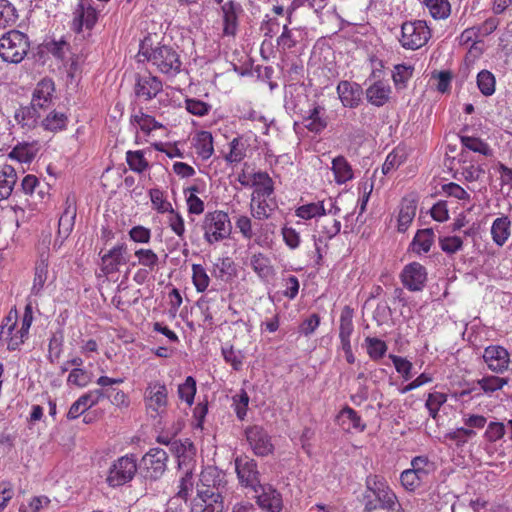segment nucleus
Returning <instances> with one entry per match:
<instances>
[{
    "label": "nucleus",
    "mask_w": 512,
    "mask_h": 512,
    "mask_svg": "<svg viewBox=\"0 0 512 512\" xmlns=\"http://www.w3.org/2000/svg\"><path fill=\"white\" fill-rule=\"evenodd\" d=\"M137 57L139 62H148L168 76H175L181 71L182 61L177 49L165 44L154 46L151 35L145 36L140 42Z\"/></svg>",
    "instance_id": "1"
},
{
    "label": "nucleus",
    "mask_w": 512,
    "mask_h": 512,
    "mask_svg": "<svg viewBox=\"0 0 512 512\" xmlns=\"http://www.w3.org/2000/svg\"><path fill=\"white\" fill-rule=\"evenodd\" d=\"M33 322V307L29 302L25 306L20 324H18L17 310L11 309L0 325V342L6 345L9 351L18 350L28 339L29 330Z\"/></svg>",
    "instance_id": "2"
},
{
    "label": "nucleus",
    "mask_w": 512,
    "mask_h": 512,
    "mask_svg": "<svg viewBox=\"0 0 512 512\" xmlns=\"http://www.w3.org/2000/svg\"><path fill=\"white\" fill-rule=\"evenodd\" d=\"M143 404L146 414L151 418L155 419L166 413L169 404V392L163 380L154 379L146 383L143 391Z\"/></svg>",
    "instance_id": "3"
},
{
    "label": "nucleus",
    "mask_w": 512,
    "mask_h": 512,
    "mask_svg": "<svg viewBox=\"0 0 512 512\" xmlns=\"http://www.w3.org/2000/svg\"><path fill=\"white\" fill-rule=\"evenodd\" d=\"M201 230L204 240L209 245H214L227 239L232 230L228 214L222 210L207 212L202 220Z\"/></svg>",
    "instance_id": "4"
},
{
    "label": "nucleus",
    "mask_w": 512,
    "mask_h": 512,
    "mask_svg": "<svg viewBox=\"0 0 512 512\" xmlns=\"http://www.w3.org/2000/svg\"><path fill=\"white\" fill-rule=\"evenodd\" d=\"M30 42L26 34L11 30L0 38V56L8 63H20L27 55Z\"/></svg>",
    "instance_id": "5"
},
{
    "label": "nucleus",
    "mask_w": 512,
    "mask_h": 512,
    "mask_svg": "<svg viewBox=\"0 0 512 512\" xmlns=\"http://www.w3.org/2000/svg\"><path fill=\"white\" fill-rule=\"evenodd\" d=\"M431 38V30L423 20L404 22L401 26L399 42L407 50L423 47Z\"/></svg>",
    "instance_id": "6"
},
{
    "label": "nucleus",
    "mask_w": 512,
    "mask_h": 512,
    "mask_svg": "<svg viewBox=\"0 0 512 512\" xmlns=\"http://www.w3.org/2000/svg\"><path fill=\"white\" fill-rule=\"evenodd\" d=\"M137 472V458L127 454L118 458L111 465L107 482L111 487H119L130 482Z\"/></svg>",
    "instance_id": "7"
},
{
    "label": "nucleus",
    "mask_w": 512,
    "mask_h": 512,
    "mask_svg": "<svg viewBox=\"0 0 512 512\" xmlns=\"http://www.w3.org/2000/svg\"><path fill=\"white\" fill-rule=\"evenodd\" d=\"M168 455L161 448H151L141 460L142 470L145 478L151 480L159 479L167 468Z\"/></svg>",
    "instance_id": "8"
},
{
    "label": "nucleus",
    "mask_w": 512,
    "mask_h": 512,
    "mask_svg": "<svg viewBox=\"0 0 512 512\" xmlns=\"http://www.w3.org/2000/svg\"><path fill=\"white\" fill-rule=\"evenodd\" d=\"M235 470L241 486L258 493L261 483L257 463L248 457H238L235 460Z\"/></svg>",
    "instance_id": "9"
},
{
    "label": "nucleus",
    "mask_w": 512,
    "mask_h": 512,
    "mask_svg": "<svg viewBox=\"0 0 512 512\" xmlns=\"http://www.w3.org/2000/svg\"><path fill=\"white\" fill-rule=\"evenodd\" d=\"M246 439L257 456H268L273 453L274 445L267 431L258 425L250 426L245 430Z\"/></svg>",
    "instance_id": "10"
},
{
    "label": "nucleus",
    "mask_w": 512,
    "mask_h": 512,
    "mask_svg": "<svg viewBox=\"0 0 512 512\" xmlns=\"http://www.w3.org/2000/svg\"><path fill=\"white\" fill-rule=\"evenodd\" d=\"M100 254V270L105 276L117 273L119 268L127 263V245L125 243H118Z\"/></svg>",
    "instance_id": "11"
},
{
    "label": "nucleus",
    "mask_w": 512,
    "mask_h": 512,
    "mask_svg": "<svg viewBox=\"0 0 512 512\" xmlns=\"http://www.w3.org/2000/svg\"><path fill=\"white\" fill-rule=\"evenodd\" d=\"M400 278L403 286L409 291H422L427 281V271L420 263L412 262L404 266Z\"/></svg>",
    "instance_id": "12"
},
{
    "label": "nucleus",
    "mask_w": 512,
    "mask_h": 512,
    "mask_svg": "<svg viewBox=\"0 0 512 512\" xmlns=\"http://www.w3.org/2000/svg\"><path fill=\"white\" fill-rule=\"evenodd\" d=\"M483 360L489 370L501 374L505 372L510 364V354L502 346L490 345L484 349Z\"/></svg>",
    "instance_id": "13"
},
{
    "label": "nucleus",
    "mask_w": 512,
    "mask_h": 512,
    "mask_svg": "<svg viewBox=\"0 0 512 512\" xmlns=\"http://www.w3.org/2000/svg\"><path fill=\"white\" fill-rule=\"evenodd\" d=\"M339 212L340 208L332 199H329L328 208H326L324 200L310 202L297 207L295 215L304 220H311L325 216L326 214L337 215Z\"/></svg>",
    "instance_id": "14"
},
{
    "label": "nucleus",
    "mask_w": 512,
    "mask_h": 512,
    "mask_svg": "<svg viewBox=\"0 0 512 512\" xmlns=\"http://www.w3.org/2000/svg\"><path fill=\"white\" fill-rule=\"evenodd\" d=\"M224 503L221 493L198 491L192 501L191 512H223Z\"/></svg>",
    "instance_id": "15"
},
{
    "label": "nucleus",
    "mask_w": 512,
    "mask_h": 512,
    "mask_svg": "<svg viewBox=\"0 0 512 512\" xmlns=\"http://www.w3.org/2000/svg\"><path fill=\"white\" fill-rule=\"evenodd\" d=\"M162 89V81L151 74L138 76L134 87L136 96L144 101L155 98Z\"/></svg>",
    "instance_id": "16"
},
{
    "label": "nucleus",
    "mask_w": 512,
    "mask_h": 512,
    "mask_svg": "<svg viewBox=\"0 0 512 512\" xmlns=\"http://www.w3.org/2000/svg\"><path fill=\"white\" fill-rule=\"evenodd\" d=\"M104 392L101 389L90 390L81 395L69 408L67 418L73 420L81 416L88 409L96 406L103 398Z\"/></svg>",
    "instance_id": "17"
},
{
    "label": "nucleus",
    "mask_w": 512,
    "mask_h": 512,
    "mask_svg": "<svg viewBox=\"0 0 512 512\" xmlns=\"http://www.w3.org/2000/svg\"><path fill=\"white\" fill-rule=\"evenodd\" d=\"M55 94V83L50 78L41 79L35 86L31 104L38 109H47L51 106Z\"/></svg>",
    "instance_id": "18"
},
{
    "label": "nucleus",
    "mask_w": 512,
    "mask_h": 512,
    "mask_svg": "<svg viewBox=\"0 0 512 512\" xmlns=\"http://www.w3.org/2000/svg\"><path fill=\"white\" fill-rule=\"evenodd\" d=\"M302 124L308 131L315 134L324 131L328 125V117L324 106L314 103L303 116Z\"/></svg>",
    "instance_id": "19"
},
{
    "label": "nucleus",
    "mask_w": 512,
    "mask_h": 512,
    "mask_svg": "<svg viewBox=\"0 0 512 512\" xmlns=\"http://www.w3.org/2000/svg\"><path fill=\"white\" fill-rule=\"evenodd\" d=\"M336 90L344 107L356 108L360 104L363 90L359 84L346 80L340 81Z\"/></svg>",
    "instance_id": "20"
},
{
    "label": "nucleus",
    "mask_w": 512,
    "mask_h": 512,
    "mask_svg": "<svg viewBox=\"0 0 512 512\" xmlns=\"http://www.w3.org/2000/svg\"><path fill=\"white\" fill-rule=\"evenodd\" d=\"M224 484V474L216 467L208 466L201 471L198 491H209L213 493H221V487Z\"/></svg>",
    "instance_id": "21"
},
{
    "label": "nucleus",
    "mask_w": 512,
    "mask_h": 512,
    "mask_svg": "<svg viewBox=\"0 0 512 512\" xmlns=\"http://www.w3.org/2000/svg\"><path fill=\"white\" fill-rule=\"evenodd\" d=\"M257 503L268 512H280L282 509V497L271 485L258 487Z\"/></svg>",
    "instance_id": "22"
},
{
    "label": "nucleus",
    "mask_w": 512,
    "mask_h": 512,
    "mask_svg": "<svg viewBox=\"0 0 512 512\" xmlns=\"http://www.w3.org/2000/svg\"><path fill=\"white\" fill-rule=\"evenodd\" d=\"M98 20V12L90 4L80 3L74 12L73 29L76 32L83 28L92 29Z\"/></svg>",
    "instance_id": "23"
},
{
    "label": "nucleus",
    "mask_w": 512,
    "mask_h": 512,
    "mask_svg": "<svg viewBox=\"0 0 512 512\" xmlns=\"http://www.w3.org/2000/svg\"><path fill=\"white\" fill-rule=\"evenodd\" d=\"M417 209V201L414 197H404L399 205V212L397 215V230L405 232L412 224Z\"/></svg>",
    "instance_id": "24"
},
{
    "label": "nucleus",
    "mask_w": 512,
    "mask_h": 512,
    "mask_svg": "<svg viewBox=\"0 0 512 512\" xmlns=\"http://www.w3.org/2000/svg\"><path fill=\"white\" fill-rule=\"evenodd\" d=\"M249 208L254 219L266 220L272 216L277 204L273 196L251 197Z\"/></svg>",
    "instance_id": "25"
},
{
    "label": "nucleus",
    "mask_w": 512,
    "mask_h": 512,
    "mask_svg": "<svg viewBox=\"0 0 512 512\" xmlns=\"http://www.w3.org/2000/svg\"><path fill=\"white\" fill-rule=\"evenodd\" d=\"M316 229L319 236H314V246L318 253V258L321 259L322 255L320 253L319 244L334 238L341 230V222L337 219H326L322 222H318Z\"/></svg>",
    "instance_id": "26"
},
{
    "label": "nucleus",
    "mask_w": 512,
    "mask_h": 512,
    "mask_svg": "<svg viewBox=\"0 0 512 512\" xmlns=\"http://www.w3.org/2000/svg\"><path fill=\"white\" fill-rule=\"evenodd\" d=\"M392 89L385 81H376L366 89L367 101L376 107H382L389 102Z\"/></svg>",
    "instance_id": "27"
},
{
    "label": "nucleus",
    "mask_w": 512,
    "mask_h": 512,
    "mask_svg": "<svg viewBox=\"0 0 512 512\" xmlns=\"http://www.w3.org/2000/svg\"><path fill=\"white\" fill-rule=\"evenodd\" d=\"M511 219L502 215L497 217L491 224L490 235L497 247H503L511 236Z\"/></svg>",
    "instance_id": "28"
},
{
    "label": "nucleus",
    "mask_w": 512,
    "mask_h": 512,
    "mask_svg": "<svg viewBox=\"0 0 512 512\" xmlns=\"http://www.w3.org/2000/svg\"><path fill=\"white\" fill-rule=\"evenodd\" d=\"M337 423L345 431L356 430L362 432L366 425L360 415L351 407L345 406L337 415Z\"/></svg>",
    "instance_id": "29"
},
{
    "label": "nucleus",
    "mask_w": 512,
    "mask_h": 512,
    "mask_svg": "<svg viewBox=\"0 0 512 512\" xmlns=\"http://www.w3.org/2000/svg\"><path fill=\"white\" fill-rule=\"evenodd\" d=\"M40 117L38 108L34 107L31 103L29 106L18 108L14 115L17 124L27 131L34 129L38 125Z\"/></svg>",
    "instance_id": "30"
},
{
    "label": "nucleus",
    "mask_w": 512,
    "mask_h": 512,
    "mask_svg": "<svg viewBox=\"0 0 512 512\" xmlns=\"http://www.w3.org/2000/svg\"><path fill=\"white\" fill-rule=\"evenodd\" d=\"M331 170L334 175V181L338 185L345 184L354 178V172L351 164L342 155L332 159Z\"/></svg>",
    "instance_id": "31"
},
{
    "label": "nucleus",
    "mask_w": 512,
    "mask_h": 512,
    "mask_svg": "<svg viewBox=\"0 0 512 512\" xmlns=\"http://www.w3.org/2000/svg\"><path fill=\"white\" fill-rule=\"evenodd\" d=\"M251 188H253L251 197H269L274 194V182L267 172H255Z\"/></svg>",
    "instance_id": "32"
},
{
    "label": "nucleus",
    "mask_w": 512,
    "mask_h": 512,
    "mask_svg": "<svg viewBox=\"0 0 512 512\" xmlns=\"http://www.w3.org/2000/svg\"><path fill=\"white\" fill-rule=\"evenodd\" d=\"M250 266L261 280L268 281L275 275L270 259L263 253L253 254L250 258Z\"/></svg>",
    "instance_id": "33"
},
{
    "label": "nucleus",
    "mask_w": 512,
    "mask_h": 512,
    "mask_svg": "<svg viewBox=\"0 0 512 512\" xmlns=\"http://www.w3.org/2000/svg\"><path fill=\"white\" fill-rule=\"evenodd\" d=\"M23 192L31 196L33 199L43 201L47 196L48 185L41 183L34 175H26L21 183Z\"/></svg>",
    "instance_id": "34"
},
{
    "label": "nucleus",
    "mask_w": 512,
    "mask_h": 512,
    "mask_svg": "<svg viewBox=\"0 0 512 512\" xmlns=\"http://www.w3.org/2000/svg\"><path fill=\"white\" fill-rule=\"evenodd\" d=\"M17 174L11 165L0 166V201L7 199L16 184Z\"/></svg>",
    "instance_id": "35"
},
{
    "label": "nucleus",
    "mask_w": 512,
    "mask_h": 512,
    "mask_svg": "<svg viewBox=\"0 0 512 512\" xmlns=\"http://www.w3.org/2000/svg\"><path fill=\"white\" fill-rule=\"evenodd\" d=\"M140 297V290L133 291L130 295L129 287L121 282L117 287V293L112 298V304L119 310H124L127 307L135 304Z\"/></svg>",
    "instance_id": "36"
},
{
    "label": "nucleus",
    "mask_w": 512,
    "mask_h": 512,
    "mask_svg": "<svg viewBox=\"0 0 512 512\" xmlns=\"http://www.w3.org/2000/svg\"><path fill=\"white\" fill-rule=\"evenodd\" d=\"M193 146L201 159H209L214 153L212 134L208 131L198 132L193 138Z\"/></svg>",
    "instance_id": "37"
},
{
    "label": "nucleus",
    "mask_w": 512,
    "mask_h": 512,
    "mask_svg": "<svg viewBox=\"0 0 512 512\" xmlns=\"http://www.w3.org/2000/svg\"><path fill=\"white\" fill-rule=\"evenodd\" d=\"M49 280V271H48V260L47 257L41 255L39 262L35 268V276L33 280V285L31 288V294L38 296L43 291L46 283Z\"/></svg>",
    "instance_id": "38"
},
{
    "label": "nucleus",
    "mask_w": 512,
    "mask_h": 512,
    "mask_svg": "<svg viewBox=\"0 0 512 512\" xmlns=\"http://www.w3.org/2000/svg\"><path fill=\"white\" fill-rule=\"evenodd\" d=\"M434 242V232L431 228L419 230L413 238L411 247L413 252L423 254L429 252Z\"/></svg>",
    "instance_id": "39"
},
{
    "label": "nucleus",
    "mask_w": 512,
    "mask_h": 512,
    "mask_svg": "<svg viewBox=\"0 0 512 512\" xmlns=\"http://www.w3.org/2000/svg\"><path fill=\"white\" fill-rule=\"evenodd\" d=\"M375 498L379 503V508L383 510H387L389 512H404V509L398 501L397 495L390 486L384 489V492L378 493Z\"/></svg>",
    "instance_id": "40"
},
{
    "label": "nucleus",
    "mask_w": 512,
    "mask_h": 512,
    "mask_svg": "<svg viewBox=\"0 0 512 512\" xmlns=\"http://www.w3.org/2000/svg\"><path fill=\"white\" fill-rule=\"evenodd\" d=\"M68 124V117L65 113L53 110L41 121L44 130L59 132L64 130Z\"/></svg>",
    "instance_id": "41"
},
{
    "label": "nucleus",
    "mask_w": 512,
    "mask_h": 512,
    "mask_svg": "<svg viewBox=\"0 0 512 512\" xmlns=\"http://www.w3.org/2000/svg\"><path fill=\"white\" fill-rule=\"evenodd\" d=\"M483 394L491 396L508 384V378L486 375L476 381Z\"/></svg>",
    "instance_id": "42"
},
{
    "label": "nucleus",
    "mask_w": 512,
    "mask_h": 512,
    "mask_svg": "<svg viewBox=\"0 0 512 512\" xmlns=\"http://www.w3.org/2000/svg\"><path fill=\"white\" fill-rule=\"evenodd\" d=\"M411 469L424 482L430 474L434 473L436 465L427 456H416L411 460Z\"/></svg>",
    "instance_id": "43"
},
{
    "label": "nucleus",
    "mask_w": 512,
    "mask_h": 512,
    "mask_svg": "<svg viewBox=\"0 0 512 512\" xmlns=\"http://www.w3.org/2000/svg\"><path fill=\"white\" fill-rule=\"evenodd\" d=\"M430 15L436 20L447 19L451 14L449 0H424Z\"/></svg>",
    "instance_id": "44"
},
{
    "label": "nucleus",
    "mask_w": 512,
    "mask_h": 512,
    "mask_svg": "<svg viewBox=\"0 0 512 512\" xmlns=\"http://www.w3.org/2000/svg\"><path fill=\"white\" fill-rule=\"evenodd\" d=\"M477 87L482 95L489 97L495 93L496 78L494 74L486 69L481 70L476 78Z\"/></svg>",
    "instance_id": "45"
},
{
    "label": "nucleus",
    "mask_w": 512,
    "mask_h": 512,
    "mask_svg": "<svg viewBox=\"0 0 512 512\" xmlns=\"http://www.w3.org/2000/svg\"><path fill=\"white\" fill-rule=\"evenodd\" d=\"M37 149L33 144L20 143L16 145L9 153V158L20 163H30L36 156Z\"/></svg>",
    "instance_id": "46"
},
{
    "label": "nucleus",
    "mask_w": 512,
    "mask_h": 512,
    "mask_svg": "<svg viewBox=\"0 0 512 512\" xmlns=\"http://www.w3.org/2000/svg\"><path fill=\"white\" fill-rule=\"evenodd\" d=\"M196 391V380L192 376H187L185 381L179 384L177 388L179 399L185 402L189 407L194 403Z\"/></svg>",
    "instance_id": "47"
},
{
    "label": "nucleus",
    "mask_w": 512,
    "mask_h": 512,
    "mask_svg": "<svg viewBox=\"0 0 512 512\" xmlns=\"http://www.w3.org/2000/svg\"><path fill=\"white\" fill-rule=\"evenodd\" d=\"M353 314V309L349 306L342 309L339 319V339L351 338L354 331Z\"/></svg>",
    "instance_id": "48"
},
{
    "label": "nucleus",
    "mask_w": 512,
    "mask_h": 512,
    "mask_svg": "<svg viewBox=\"0 0 512 512\" xmlns=\"http://www.w3.org/2000/svg\"><path fill=\"white\" fill-rule=\"evenodd\" d=\"M460 143L464 148L476 153H480L484 156H492L493 154L490 146L480 138L460 136Z\"/></svg>",
    "instance_id": "49"
},
{
    "label": "nucleus",
    "mask_w": 512,
    "mask_h": 512,
    "mask_svg": "<svg viewBox=\"0 0 512 512\" xmlns=\"http://www.w3.org/2000/svg\"><path fill=\"white\" fill-rule=\"evenodd\" d=\"M131 123L137 125L141 131L149 134L151 131L161 128L162 125L157 122L154 117L138 111L131 116Z\"/></svg>",
    "instance_id": "50"
},
{
    "label": "nucleus",
    "mask_w": 512,
    "mask_h": 512,
    "mask_svg": "<svg viewBox=\"0 0 512 512\" xmlns=\"http://www.w3.org/2000/svg\"><path fill=\"white\" fill-rule=\"evenodd\" d=\"M237 115L239 119L263 123L264 132L266 133L268 131L269 125L267 118L260 112L254 110L249 103L238 106Z\"/></svg>",
    "instance_id": "51"
},
{
    "label": "nucleus",
    "mask_w": 512,
    "mask_h": 512,
    "mask_svg": "<svg viewBox=\"0 0 512 512\" xmlns=\"http://www.w3.org/2000/svg\"><path fill=\"white\" fill-rule=\"evenodd\" d=\"M184 108L194 116L204 117L210 113L212 105L197 98L186 97L184 99Z\"/></svg>",
    "instance_id": "52"
},
{
    "label": "nucleus",
    "mask_w": 512,
    "mask_h": 512,
    "mask_svg": "<svg viewBox=\"0 0 512 512\" xmlns=\"http://www.w3.org/2000/svg\"><path fill=\"white\" fill-rule=\"evenodd\" d=\"M406 159L405 151L402 148L393 149L386 157L382 165L383 174L387 175L395 171Z\"/></svg>",
    "instance_id": "53"
},
{
    "label": "nucleus",
    "mask_w": 512,
    "mask_h": 512,
    "mask_svg": "<svg viewBox=\"0 0 512 512\" xmlns=\"http://www.w3.org/2000/svg\"><path fill=\"white\" fill-rule=\"evenodd\" d=\"M365 346H366L367 354L374 361H377V360H380L381 358H383V356L386 354L387 349H388L385 341H383L379 338H375V337H366L365 338Z\"/></svg>",
    "instance_id": "54"
},
{
    "label": "nucleus",
    "mask_w": 512,
    "mask_h": 512,
    "mask_svg": "<svg viewBox=\"0 0 512 512\" xmlns=\"http://www.w3.org/2000/svg\"><path fill=\"white\" fill-rule=\"evenodd\" d=\"M138 264L154 271L159 264V256L152 249L139 248L134 252Z\"/></svg>",
    "instance_id": "55"
},
{
    "label": "nucleus",
    "mask_w": 512,
    "mask_h": 512,
    "mask_svg": "<svg viewBox=\"0 0 512 512\" xmlns=\"http://www.w3.org/2000/svg\"><path fill=\"white\" fill-rule=\"evenodd\" d=\"M192 282L196 291L200 293L209 287L210 277L201 264H192Z\"/></svg>",
    "instance_id": "56"
},
{
    "label": "nucleus",
    "mask_w": 512,
    "mask_h": 512,
    "mask_svg": "<svg viewBox=\"0 0 512 512\" xmlns=\"http://www.w3.org/2000/svg\"><path fill=\"white\" fill-rule=\"evenodd\" d=\"M126 161L129 168L136 173H142L149 167V163L144 157L142 150L127 151Z\"/></svg>",
    "instance_id": "57"
},
{
    "label": "nucleus",
    "mask_w": 512,
    "mask_h": 512,
    "mask_svg": "<svg viewBox=\"0 0 512 512\" xmlns=\"http://www.w3.org/2000/svg\"><path fill=\"white\" fill-rule=\"evenodd\" d=\"M198 188L196 186L189 187L184 190L188 212L190 214L200 215L204 212V202L196 195Z\"/></svg>",
    "instance_id": "58"
},
{
    "label": "nucleus",
    "mask_w": 512,
    "mask_h": 512,
    "mask_svg": "<svg viewBox=\"0 0 512 512\" xmlns=\"http://www.w3.org/2000/svg\"><path fill=\"white\" fill-rule=\"evenodd\" d=\"M149 197L153 209L158 213H168L173 209L172 204L166 199L164 192L158 188L150 189Z\"/></svg>",
    "instance_id": "59"
},
{
    "label": "nucleus",
    "mask_w": 512,
    "mask_h": 512,
    "mask_svg": "<svg viewBox=\"0 0 512 512\" xmlns=\"http://www.w3.org/2000/svg\"><path fill=\"white\" fill-rule=\"evenodd\" d=\"M15 7L8 0H0V28H6L17 21Z\"/></svg>",
    "instance_id": "60"
},
{
    "label": "nucleus",
    "mask_w": 512,
    "mask_h": 512,
    "mask_svg": "<svg viewBox=\"0 0 512 512\" xmlns=\"http://www.w3.org/2000/svg\"><path fill=\"white\" fill-rule=\"evenodd\" d=\"M447 401V395L442 392L434 391L428 394L425 407L429 415L435 419L442 405Z\"/></svg>",
    "instance_id": "61"
},
{
    "label": "nucleus",
    "mask_w": 512,
    "mask_h": 512,
    "mask_svg": "<svg viewBox=\"0 0 512 512\" xmlns=\"http://www.w3.org/2000/svg\"><path fill=\"white\" fill-rule=\"evenodd\" d=\"M76 209L69 205L59 219V234L67 237L73 229Z\"/></svg>",
    "instance_id": "62"
},
{
    "label": "nucleus",
    "mask_w": 512,
    "mask_h": 512,
    "mask_svg": "<svg viewBox=\"0 0 512 512\" xmlns=\"http://www.w3.org/2000/svg\"><path fill=\"white\" fill-rule=\"evenodd\" d=\"M222 356L226 363L230 364L236 371L243 365L244 356L239 350H235L232 345H225L221 349Z\"/></svg>",
    "instance_id": "63"
},
{
    "label": "nucleus",
    "mask_w": 512,
    "mask_h": 512,
    "mask_svg": "<svg viewBox=\"0 0 512 512\" xmlns=\"http://www.w3.org/2000/svg\"><path fill=\"white\" fill-rule=\"evenodd\" d=\"M50 499L45 495L34 496L29 499L27 504L19 507V512H41L50 505Z\"/></svg>",
    "instance_id": "64"
}]
</instances>
